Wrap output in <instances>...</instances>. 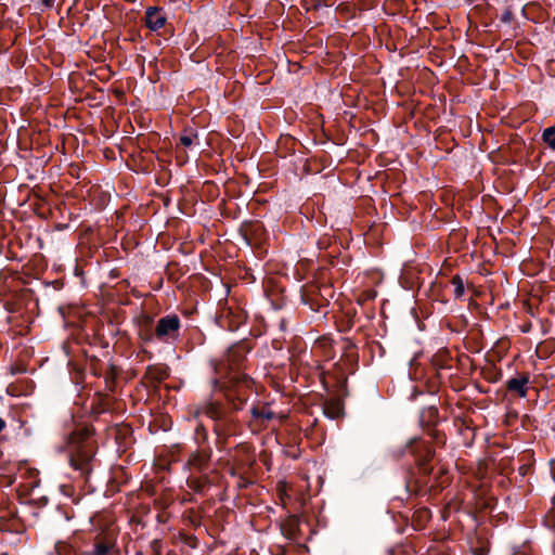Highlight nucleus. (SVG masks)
<instances>
[{"label": "nucleus", "instance_id": "f257e3e1", "mask_svg": "<svg viewBox=\"0 0 555 555\" xmlns=\"http://www.w3.org/2000/svg\"><path fill=\"white\" fill-rule=\"evenodd\" d=\"M92 436V428L86 426L76 429L69 437V464L82 476L89 475L92 470L91 462L95 454V442Z\"/></svg>", "mask_w": 555, "mask_h": 555}, {"label": "nucleus", "instance_id": "f03ea898", "mask_svg": "<svg viewBox=\"0 0 555 555\" xmlns=\"http://www.w3.org/2000/svg\"><path fill=\"white\" fill-rule=\"evenodd\" d=\"M244 354L240 347H234L229 349L224 359L220 362L217 371L228 370V377L230 383L236 387V400H234V395H229V400L232 402V406L234 410L242 409L243 402L245 401V389L251 387L253 380L245 374L241 373V369L244 362Z\"/></svg>", "mask_w": 555, "mask_h": 555}, {"label": "nucleus", "instance_id": "7ed1b4c3", "mask_svg": "<svg viewBox=\"0 0 555 555\" xmlns=\"http://www.w3.org/2000/svg\"><path fill=\"white\" fill-rule=\"evenodd\" d=\"M205 415L214 421V430L219 436H231L235 434L236 420L232 413L218 402H207L196 410V416Z\"/></svg>", "mask_w": 555, "mask_h": 555}, {"label": "nucleus", "instance_id": "20e7f679", "mask_svg": "<svg viewBox=\"0 0 555 555\" xmlns=\"http://www.w3.org/2000/svg\"><path fill=\"white\" fill-rule=\"evenodd\" d=\"M180 328V319L176 314L166 315L157 321L155 336L162 343L175 339Z\"/></svg>", "mask_w": 555, "mask_h": 555}, {"label": "nucleus", "instance_id": "39448f33", "mask_svg": "<svg viewBox=\"0 0 555 555\" xmlns=\"http://www.w3.org/2000/svg\"><path fill=\"white\" fill-rule=\"evenodd\" d=\"M275 417V413L269 405H260L251 409V420L249 426L253 431H257L267 426V423Z\"/></svg>", "mask_w": 555, "mask_h": 555}, {"label": "nucleus", "instance_id": "423d86ee", "mask_svg": "<svg viewBox=\"0 0 555 555\" xmlns=\"http://www.w3.org/2000/svg\"><path fill=\"white\" fill-rule=\"evenodd\" d=\"M301 301L313 311H320L328 304L327 297L322 294L321 288L312 287L301 294Z\"/></svg>", "mask_w": 555, "mask_h": 555}, {"label": "nucleus", "instance_id": "0eeeda50", "mask_svg": "<svg viewBox=\"0 0 555 555\" xmlns=\"http://www.w3.org/2000/svg\"><path fill=\"white\" fill-rule=\"evenodd\" d=\"M167 23L166 12L158 7H149L145 11V25L152 31L162 29Z\"/></svg>", "mask_w": 555, "mask_h": 555}, {"label": "nucleus", "instance_id": "6e6552de", "mask_svg": "<svg viewBox=\"0 0 555 555\" xmlns=\"http://www.w3.org/2000/svg\"><path fill=\"white\" fill-rule=\"evenodd\" d=\"M411 449L412 452L414 453L416 451L422 452V454L416 455L417 465L423 474H430L433 468L428 466V463L430 462L434 455L431 449L427 444L418 440L412 442Z\"/></svg>", "mask_w": 555, "mask_h": 555}, {"label": "nucleus", "instance_id": "1a4fd4ad", "mask_svg": "<svg viewBox=\"0 0 555 555\" xmlns=\"http://www.w3.org/2000/svg\"><path fill=\"white\" fill-rule=\"evenodd\" d=\"M529 384V376L527 374L513 377L507 380L506 388L509 391L516 392L519 397H527V385Z\"/></svg>", "mask_w": 555, "mask_h": 555}, {"label": "nucleus", "instance_id": "9d476101", "mask_svg": "<svg viewBox=\"0 0 555 555\" xmlns=\"http://www.w3.org/2000/svg\"><path fill=\"white\" fill-rule=\"evenodd\" d=\"M208 460H209V456L206 452L195 451V452L191 453L186 465L190 469L202 470L205 468Z\"/></svg>", "mask_w": 555, "mask_h": 555}, {"label": "nucleus", "instance_id": "9b49d317", "mask_svg": "<svg viewBox=\"0 0 555 555\" xmlns=\"http://www.w3.org/2000/svg\"><path fill=\"white\" fill-rule=\"evenodd\" d=\"M113 547V542L98 537L89 555H111Z\"/></svg>", "mask_w": 555, "mask_h": 555}, {"label": "nucleus", "instance_id": "f8f14e48", "mask_svg": "<svg viewBox=\"0 0 555 555\" xmlns=\"http://www.w3.org/2000/svg\"><path fill=\"white\" fill-rule=\"evenodd\" d=\"M324 413L332 420L339 417L343 413L341 402L337 399L326 401L324 405Z\"/></svg>", "mask_w": 555, "mask_h": 555}, {"label": "nucleus", "instance_id": "ddd939ff", "mask_svg": "<svg viewBox=\"0 0 555 555\" xmlns=\"http://www.w3.org/2000/svg\"><path fill=\"white\" fill-rule=\"evenodd\" d=\"M430 519V512L427 508L417 509L412 517V522L415 529H423L426 522Z\"/></svg>", "mask_w": 555, "mask_h": 555}, {"label": "nucleus", "instance_id": "4468645a", "mask_svg": "<svg viewBox=\"0 0 555 555\" xmlns=\"http://www.w3.org/2000/svg\"><path fill=\"white\" fill-rule=\"evenodd\" d=\"M451 284L454 286V297L461 298L465 293L463 279L460 275H454Z\"/></svg>", "mask_w": 555, "mask_h": 555}, {"label": "nucleus", "instance_id": "2eb2a0df", "mask_svg": "<svg viewBox=\"0 0 555 555\" xmlns=\"http://www.w3.org/2000/svg\"><path fill=\"white\" fill-rule=\"evenodd\" d=\"M543 141L553 150H555V127H548L543 131Z\"/></svg>", "mask_w": 555, "mask_h": 555}, {"label": "nucleus", "instance_id": "dca6fc26", "mask_svg": "<svg viewBox=\"0 0 555 555\" xmlns=\"http://www.w3.org/2000/svg\"><path fill=\"white\" fill-rule=\"evenodd\" d=\"M197 138V133L184 131L180 137V143L185 147H190Z\"/></svg>", "mask_w": 555, "mask_h": 555}, {"label": "nucleus", "instance_id": "f3484780", "mask_svg": "<svg viewBox=\"0 0 555 555\" xmlns=\"http://www.w3.org/2000/svg\"><path fill=\"white\" fill-rule=\"evenodd\" d=\"M56 0H41V3L44 8H52Z\"/></svg>", "mask_w": 555, "mask_h": 555}, {"label": "nucleus", "instance_id": "a211bd4d", "mask_svg": "<svg viewBox=\"0 0 555 555\" xmlns=\"http://www.w3.org/2000/svg\"><path fill=\"white\" fill-rule=\"evenodd\" d=\"M550 467H551V474H552V477L553 479L555 480V460H552L550 462Z\"/></svg>", "mask_w": 555, "mask_h": 555}, {"label": "nucleus", "instance_id": "6ab92c4d", "mask_svg": "<svg viewBox=\"0 0 555 555\" xmlns=\"http://www.w3.org/2000/svg\"><path fill=\"white\" fill-rule=\"evenodd\" d=\"M323 291L325 292V295L332 296V288L331 287H323Z\"/></svg>", "mask_w": 555, "mask_h": 555}, {"label": "nucleus", "instance_id": "aec40b11", "mask_svg": "<svg viewBox=\"0 0 555 555\" xmlns=\"http://www.w3.org/2000/svg\"><path fill=\"white\" fill-rule=\"evenodd\" d=\"M5 428V421L0 417V431H2Z\"/></svg>", "mask_w": 555, "mask_h": 555}, {"label": "nucleus", "instance_id": "412c9836", "mask_svg": "<svg viewBox=\"0 0 555 555\" xmlns=\"http://www.w3.org/2000/svg\"><path fill=\"white\" fill-rule=\"evenodd\" d=\"M149 374H151V375L153 374V369H151V367L149 369Z\"/></svg>", "mask_w": 555, "mask_h": 555}]
</instances>
